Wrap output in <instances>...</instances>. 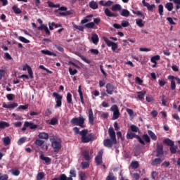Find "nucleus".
I'll use <instances>...</instances> for the list:
<instances>
[{
	"instance_id": "cd10ccee",
	"label": "nucleus",
	"mask_w": 180,
	"mask_h": 180,
	"mask_svg": "<svg viewBox=\"0 0 180 180\" xmlns=\"http://www.w3.org/2000/svg\"><path fill=\"white\" fill-rule=\"evenodd\" d=\"M160 58L161 56H160V55H155L150 58V61L151 63H153V64H157V61H158V60Z\"/></svg>"
},
{
	"instance_id": "4c0bfd02",
	"label": "nucleus",
	"mask_w": 180,
	"mask_h": 180,
	"mask_svg": "<svg viewBox=\"0 0 180 180\" xmlns=\"http://www.w3.org/2000/svg\"><path fill=\"white\" fill-rule=\"evenodd\" d=\"M166 9H167V11H169V12H171V11H172V9H174V4L172 3H167L166 4V5L165 6Z\"/></svg>"
},
{
	"instance_id": "f03ea898",
	"label": "nucleus",
	"mask_w": 180,
	"mask_h": 180,
	"mask_svg": "<svg viewBox=\"0 0 180 180\" xmlns=\"http://www.w3.org/2000/svg\"><path fill=\"white\" fill-rule=\"evenodd\" d=\"M81 134V141L84 143H91L94 140H96V136L95 134L90 133L88 134V129H83L80 132Z\"/></svg>"
},
{
	"instance_id": "9d476101",
	"label": "nucleus",
	"mask_w": 180,
	"mask_h": 180,
	"mask_svg": "<svg viewBox=\"0 0 180 180\" xmlns=\"http://www.w3.org/2000/svg\"><path fill=\"white\" fill-rule=\"evenodd\" d=\"M106 92L108 95H112L115 91V86L110 83H108L105 86Z\"/></svg>"
},
{
	"instance_id": "20e7f679",
	"label": "nucleus",
	"mask_w": 180,
	"mask_h": 180,
	"mask_svg": "<svg viewBox=\"0 0 180 180\" xmlns=\"http://www.w3.org/2000/svg\"><path fill=\"white\" fill-rule=\"evenodd\" d=\"M27 127H29L30 130H36L39 127V125L35 124L32 122L25 121L21 129L22 131H26Z\"/></svg>"
},
{
	"instance_id": "680f3d73",
	"label": "nucleus",
	"mask_w": 180,
	"mask_h": 180,
	"mask_svg": "<svg viewBox=\"0 0 180 180\" xmlns=\"http://www.w3.org/2000/svg\"><path fill=\"white\" fill-rule=\"evenodd\" d=\"M73 27H75V29H77V30H79V32H84V27L83 26H78L77 25H74Z\"/></svg>"
},
{
	"instance_id": "0eeeda50",
	"label": "nucleus",
	"mask_w": 180,
	"mask_h": 180,
	"mask_svg": "<svg viewBox=\"0 0 180 180\" xmlns=\"http://www.w3.org/2000/svg\"><path fill=\"white\" fill-rule=\"evenodd\" d=\"M108 134L111 140L113 141L114 144H117V140L116 139V132H115V129H113V127L109 128Z\"/></svg>"
},
{
	"instance_id": "423d86ee",
	"label": "nucleus",
	"mask_w": 180,
	"mask_h": 180,
	"mask_svg": "<svg viewBox=\"0 0 180 180\" xmlns=\"http://www.w3.org/2000/svg\"><path fill=\"white\" fill-rule=\"evenodd\" d=\"M53 96L56 99V108H61V105H63V96L58 94V93L53 92Z\"/></svg>"
},
{
	"instance_id": "1a4fd4ad",
	"label": "nucleus",
	"mask_w": 180,
	"mask_h": 180,
	"mask_svg": "<svg viewBox=\"0 0 180 180\" xmlns=\"http://www.w3.org/2000/svg\"><path fill=\"white\" fill-rule=\"evenodd\" d=\"M113 144H115V142L112 139H106L103 141V146L104 147H107V148H112V147H113Z\"/></svg>"
},
{
	"instance_id": "f8f14e48",
	"label": "nucleus",
	"mask_w": 180,
	"mask_h": 180,
	"mask_svg": "<svg viewBox=\"0 0 180 180\" xmlns=\"http://www.w3.org/2000/svg\"><path fill=\"white\" fill-rule=\"evenodd\" d=\"M104 12L108 18H117V16H119V14L112 13L109 8H105Z\"/></svg>"
},
{
	"instance_id": "2f4dec72",
	"label": "nucleus",
	"mask_w": 180,
	"mask_h": 180,
	"mask_svg": "<svg viewBox=\"0 0 180 180\" xmlns=\"http://www.w3.org/2000/svg\"><path fill=\"white\" fill-rule=\"evenodd\" d=\"M3 143L4 146H9L11 144V138L9 136H6L3 139Z\"/></svg>"
},
{
	"instance_id": "c9c22d12",
	"label": "nucleus",
	"mask_w": 180,
	"mask_h": 180,
	"mask_svg": "<svg viewBox=\"0 0 180 180\" xmlns=\"http://www.w3.org/2000/svg\"><path fill=\"white\" fill-rule=\"evenodd\" d=\"M148 134L150 136L152 140H154V141L157 140V136L155 135V134H154V132H153V131L148 130Z\"/></svg>"
},
{
	"instance_id": "338daca9",
	"label": "nucleus",
	"mask_w": 180,
	"mask_h": 180,
	"mask_svg": "<svg viewBox=\"0 0 180 180\" xmlns=\"http://www.w3.org/2000/svg\"><path fill=\"white\" fill-rule=\"evenodd\" d=\"M0 180H8V175L7 174L1 175V174L0 173Z\"/></svg>"
},
{
	"instance_id": "a878e982",
	"label": "nucleus",
	"mask_w": 180,
	"mask_h": 180,
	"mask_svg": "<svg viewBox=\"0 0 180 180\" xmlns=\"http://www.w3.org/2000/svg\"><path fill=\"white\" fill-rule=\"evenodd\" d=\"M41 53L42 54H45V56H54L56 57V53L54 52H51L49 50H41Z\"/></svg>"
},
{
	"instance_id": "603ef678",
	"label": "nucleus",
	"mask_w": 180,
	"mask_h": 180,
	"mask_svg": "<svg viewBox=\"0 0 180 180\" xmlns=\"http://www.w3.org/2000/svg\"><path fill=\"white\" fill-rule=\"evenodd\" d=\"M69 73L71 75H75V74H77L78 73V70H77V69H74L72 70V68L70 67L69 68Z\"/></svg>"
},
{
	"instance_id": "c03bdc74",
	"label": "nucleus",
	"mask_w": 180,
	"mask_h": 180,
	"mask_svg": "<svg viewBox=\"0 0 180 180\" xmlns=\"http://www.w3.org/2000/svg\"><path fill=\"white\" fill-rule=\"evenodd\" d=\"M76 176H77V172H75V169H70L69 178H75Z\"/></svg>"
},
{
	"instance_id": "72a5a7b5",
	"label": "nucleus",
	"mask_w": 180,
	"mask_h": 180,
	"mask_svg": "<svg viewBox=\"0 0 180 180\" xmlns=\"http://www.w3.org/2000/svg\"><path fill=\"white\" fill-rule=\"evenodd\" d=\"M89 7L94 10L98 9V4L94 1H92L89 3Z\"/></svg>"
},
{
	"instance_id": "79ce46f5",
	"label": "nucleus",
	"mask_w": 180,
	"mask_h": 180,
	"mask_svg": "<svg viewBox=\"0 0 180 180\" xmlns=\"http://www.w3.org/2000/svg\"><path fill=\"white\" fill-rule=\"evenodd\" d=\"M158 12L160 16H162V15H164V6H162V4H160L158 6Z\"/></svg>"
},
{
	"instance_id": "6e6d98bb",
	"label": "nucleus",
	"mask_w": 180,
	"mask_h": 180,
	"mask_svg": "<svg viewBox=\"0 0 180 180\" xmlns=\"http://www.w3.org/2000/svg\"><path fill=\"white\" fill-rule=\"evenodd\" d=\"M44 178V172H39L37 175V180H41Z\"/></svg>"
},
{
	"instance_id": "bf43d9fd",
	"label": "nucleus",
	"mask_w": 180,
	"mask_h": 180,
	"mask_svg": "<svg viewBox=\"0 0 180 180\" xmlns=\"http://www.w3.org/2000/svg\"><path fill=\"white\" fill-rule=\"evenodd\" d=\"M143 139L146 141V143H150L151 141V139H150V136H148V134L143 135Z\"/></svg>"
},
{
	"instance_id": "49530a36",
	"label": "nucleus",
	"mask_w": 180,
	"mask_h": 180,
	"mask_svg": "<svg viewBox=\"0 0 180 180\" xmlns=\"http://www.w3.org/2000/svg\"><path fill=\"white\" fill-rule=\"evenodd\" d=\"M176 148H178V147L175 146V145L170 146V153L172 154H176Z\"/></svg>"
},
{
	"instance_id": "e433bc0d",
	"label": "nucleus",
	"mask_w": 180,
	"mask_h": 180,
	"mask_svg": "<svg viewBox=\"0 0 180 180\" xmlns=\"http://www.w3.org/2000/svg\"><path fill=\"white\" fill-rule=\"evenodd\" d=\"M58 124V119L57 117H53L50 120L49 124L51 126H56Z\"/></svg>"
},
{
	"instance_id": "6e6552de",
	"label": "nucleus",
	"mask_w": 180,
	"mask_h": 180,
	"mask_svg": "<svg viewBox=\"0 0 180 180\" xmlns=\"http://www.w3.org/2000/svg\"><path fill=\"white\" fill-rule=\"evenodd\" d=\"M164 155V146L159 144L156 148V157H162Z\"/></svg>"
},
{
	"instance_id": "8fccbe9b",
	"label": "nucleus",
	"mask_w": 180,
	"mask_h": 180,
	"mask_svg": "<svg viewBox=\"0 0 180 180\" xmlns=\"http://www.w3.org/2000/svg\"><path fill=\"white\" fill-rule=\"evenodd\" d=\"M131 165L134 169H137V168H139V162L134 161L131 163Z\"/></svg>"
},
{
	"instance_id": "4468645a",
	"label": "nucleus",
	"mask_w": 180,
	"mask_h": 180,
	"mask_svg": "<svg viewBox=\"0 0 180 180\" xmlns=\"http://www.w3.org/2000/svg\"><path fill=\"white\" fill-rule=\"evenodd\" d=\"M94 111H92V108L89 109V122L90 124H94Z\"/></svg>"
},
{
	"instance_id": "f704fd0d",
	"label": "nucleus",
	"mask_w": 180,
	"mask_h": 180,
	"mask_svg": "<svg viewBox=\"0 0 180 180\" xmlns=\"http://www.w3.org/2000/svg\"><path fill=\"white\" fill-rule=\"evenodd\" d=\"M86 29H94L95 27V22H91L84 25Z\"/></svg>"
},
{
	"instance_id": "aec40b11",
	"label": "nucleus",
	"mask_w": 180,
	"mask_h": 180,
	"mask_svg": "<svg viewBox=\"0 0 180 180\" xmlns=\"http://www.w3.org/2000/svg\"><path fill=\"white\" fill-rule=\"evenodd\" d=\"M91 41H93L94 44H98L99 43V37L96 34H93L91 35Z\"/></svg>"
},
{
	"instance_id": "37998d69",
	"label": "nucleus",
	"mask_w": 180,
	"mask_h": 180,
	"mask_svg": "<svg viewBox=\"0 0 180 180\" xmlns=\"http://www.w3.org/2000/svg\"><path fill=\"white\" fill-rule=\"evenodd\" d=\"M89 53H91L93 56H98L99 54V50L91 49L89 51Z\"/></svg>"
},
{
	"instance_id": "3c124183",
	"label": "nucleus",
	"mask_w": 180,
	"mask_h": 180,
	"mask_svg": "<svg viewBox=\"0 0 180 180\" xmlns=\"http://www.w3.org/2000/svg\"><path fill=\"white\" fill-rule=\"evenodd\" d=\"M82 168L83 169H86V168H89V162H82Z\"/></svg>"
},
{
	"instance_id": "de8ad7c7",
	"label": "nucleus",
	"mask_w": 180,
	"mask_h": 180,
	"mask_svg": "<svg viewBox=\"0 0 180 180\" xmlns=\"http://www.w3.org/2000/svg\"><path fill=\"white\" fill-rule=\"evenodd\" d=\"M95 161H96V165H101V164H102V158L99 156H96L95 158Z\"/></svg>"
},
{
	"instance_id": "a19ab883",
	"label": "nucleus",
	"mask_w": 180,
	"mask_h": 180,
	"mask_svg": "<svg viewBox=\"0 0 180 180\" xmlns=\"http://www.w3.org/2000/svg\"><path fill=\"white\" fill-rule=\"evenodd\" d=\"M132 13H134V15H137V16H141V18H142V19L146 18V16H144V14H143L141 11H132Z\"/></svg>"
},
{
	"instance_id": "9b49d317",
	"label": "nucleus",
	"mask_w": 180,
	"mask_h": 180,
	"mask_svg": "<svg viewBox=\"0 0 180 180\" xmlns=\"http://www.w3.org/2000/svg\"><path fill=\"white\" fill-rule=\"evenodd\" d=\"M142 5L147 8L148 11H150V12H153L154 9H155V4L150 5V4L146 2V0L142 1Z\"/></svg>"
},
{
	"instance_id": "ddd939ff",
	"label": "nucleus",
	"mask_w": 180,
	"mask_h": 180,
	"mask_svg": "<svg viewBox=\"0 0 180 180\" xmlns=\"http://www.w3.org/2000/svg\"><path fill=\"white\" fill-rule=\"evenodd\" d=\"M82 155L84 157L85 161H89L91 160V155L89 150H83L82 153Z\"/></svg>"
},
{
	"instance_id": "dca6fc26",
	"label": "nucleus",
	"mask_w": 180,
	"mask_h": 180,
	"mask_svg": "<svg viewBox=\"0 0 180 180\" xmlns=\"http://www.w3.org/2000/svg\"><path fill=\"white\" fill-rule=\"evenodd\" d=\"M52 180H73L71 177H67V175L62 174L59 178H53Z\"/></svg>"
},
{
	"instance_id": "a18cd8bd",
	"label": "nucleus",
	"mask_w": 180,
	"mask_h": 180,
	"mask_svg": "<svg viewBox=\"0 0 180 180\" xmlns=\"http://www.w3.org/2000/svg\"><path fill=\"white\" fill-rule=\"evenodd\" d=\"M36 146H38L39 147H41L43 144H44V141H42L41 139H37L35 141Z\"/></svg>"
},
{
	"instance_id": "13d9d810",
	"label": "nucleus",
	"mask_w": 180,
	"mask_h": 180,
	"mask_svg": "<svg viewBox=\"0 0 180 180\" xmlns=\"http://www.w3.org/2000/svg\"><path fill=\"white\" fill-rule=\"evenodd\" d=\"M26 141V138L25 137H22L18 141V146H22L23 143Z\"/></svg>"
},
{
	"instance_id": "0e129e2a",
	"label": "nucleus",
	"mask_w": 180,
	"mask_h": 180,
	"mask_svg": "<svg viewBox=\"0 0 180 180\" xmlns=\"http://www.w3.org/2000/svg\"><path fill=\"white\" fill-rule=\"evenodd\" d=\"M129 21H124V20L121 23V27H129Z\"/></svg>"
},
{
	"instance_id": "5fc2aeb1",
	"label": "nucleus",
	"mask_w": 180,
	"mask_h": 180,
	"mask_svg": "<svg viewBox=\"0 0 180 180\" xmlns=\"http://www.w3.org/2000/svg\"><path fill=\"white\" fill-rule=\"evenodd\" d=\"M55 47L58 50V51H60V53H64V48H63V45L55 44Z\"/></svg>"
},
{
	"instance_id": "393cba45",
	"label": "nucleus",
	"mask_w": 180,
	"mask_h": 180,
	"mask_svg": "<svg viewBox=\"0 0 180 180\" xmlns=\"http://www.w3.org/2000/svg\"><path fill=\"white\" fill-rule=\"evenodd\" d=\"M136 94H138V98L140 101H143L144 99V96H146V91H137Z\"/></svg>"
},
{
	"instance_id": "5701e85b",
	"label": "nucleus",
	"mask_w": 180,
	"mask_h": 180,
	"mask_svg": "<svg viewBox=\"0 0 180 180\" xmlns=\"http://www.w3.org/2000/svg\"><path fill=\"white\" fill-rule=\"evenodd\" d=\"M120 15L124 18H129V16H130V11H129L127 9H122Z\"/></svg>"
},
{
	"instance_id": "e2e57ef3",
	"label": "nucleus",
	"mask_w": 180,
	"mask_h": 180,
	"mask_svg": "<svg viewBox=\"0 0 180 180\" xmlns=\"http://www.w3.org/2000/svg\"><path fill=\"white\" fill-rule=\"evenodd\" d=\"M135 81L139 85H143V79H141L140 77H136Z\"/></svg>"
},
{
	"instance_id": "09e8293b",
	"label": "nucleus",
	"mask_w": 180,
	"mask_h": 180,
	"mask_svg": "<svg viewBox=\"0 0 180 180\" xmlns=\"http://www.w3.org/2000/svg\"><path fill=\"white\" fill-rule=\"evenodd\" d=\"M130 129L132 133H137V131H139V128L136 125H131Z\"/></svg>"
},
{
	"instance_id": "7ed1b4c3",
	"label": "nucleus",
	"mask_w": 180,
	"mask_h": 180,
	"mask_svg": "<svg viewBox=\"0 0 180 180\" xmlns=\"http://www.w3.org/2000/svg\"><path fill=\"white\" fill-rule=\"evenodd\" d=\"M70 123L73 124V126H79L82 129H84L85 126L84 124L85 123V118L82 116L74 117L70 120Z\"/></svg>"
},
{
	"instance_id": "a211bd4d",
	"label": "nucleus",
	"mask_w": 180,
	"mask_h": 180,
	"mask_svg": "<svg viewBox=\"0 0 180 180\" xmlns=\"http://www.w3.org/2000/svg\"><path fill=\"white\" fill-rule=\"evenodd\" d=\"M94 18L93 14H90L86 17L83 20H81L82 25H85V23H88V22H91V20L89 18Z\"/></svg>"
},
{
	"instance_id": "052dcab7",
	"label": "nucleus",
	"mask_w": 180,
	"mask_h": 180,
	"mask_svg": "<svg viewBox=\"0 0 180 180\" xmlns=\"http://www.w3.org/2000/svg\"><path fill=\"white\" fill-rule=\"evenodd\" d=\"M127 112L128 113V115H129L131 117L134 116V111H133V110L130 108H127Z\"/></svg>"
},
{
	"instance_id": "6ab92c4d",
	"label": "nucleus",
	"mask_w": 180,
	"mask_h": 180,
	"mask_svg": "<svg viewBox=\"0 0 180 180\" xmlns=\"http://www.w3.org/2000/svg\"><path fill=\"white\" fill-rule=\"evenodd\" d=\"M39 158L46 162V164H49V162H51V158L49 157H44V155L41 153L39 156Z\"/></svg>"
},
{
	"instance_id": "69168bd1",
	"label": "nucleus",
	"mask_w": 180,
	"mask_h": 180,
	"mask_svg": "<svg viewBox=\"0 0 180 180\" xmlns=\"http://www.w3.org/2000/svg\"><path fill=\"white\" fill-rule=\"evenodd\" d=\"M6 98L8 101H13V98H15V95L10 94L6 95Z\"/></svg>"
},
{
	"instance_id": "4be33fe9",
	"label": "nucleus",
	"mask_w": 180,
	"mask_h": 180,
	"mask_svg": "<svg viewBox=\"0 0 180 180\" xmlns=\"http://www.w3.org/2000/svg\"><path fill=\"white\" fill-rule=\"evenodd\" d=\"M162 162V160L160 158H155L151 162V165H158Z\"/></svg>"
},
{
	"instance_id": "2eb2a0df",
	"label": "nucleus",
	"mask_w": 180,
	"mask_h": 180,
	"mask_svg": "<svg viewBox=\"0 0 180 180\" xmlns=\"http://www.w3.org/2000/svg\"><path fill=\"white\" fill-rule=\"evenodd\" d=\"M3 108L6 109H15V108H18L17 103H13L11 104H3Z\"/></svg>"
},
{
	"instance_id": "473e14b6",
	"label": "nucleus",
	"mask_w": 180,
	"mask_h": 180,
	"mask_svg": "<svg viewBox=\"0 0 180 180\" xmlns=\"http://www.w3.org/2000/svg\"><path fill=\"white\" fill-rule=\"evenodd\" d=\"M66 100L68 103H70L71 105H72V94H71V93L67 94Z\"/></svg>"
},
{
	"instance_id": "ea45409f",
	"label": "nucleus",
	"mask_w": 180,
	"mask_h": 180,
	"mask_svg": "<svg viewBox=\"0 0 180 180\" xmlns=\"http://www.w3.org/2000/svg\"><path fill=\"white\" fill-rule=\"evenodd\" d=\"M27 70L30 75V77L31 78V79H33V70H32V68H30V66L27 65Z\"/></svg>"
},
{
	"instance_id": "f257e3e1",
	"label": "nucleus",
	"mask_w": 180,
	"mask_h": 180,
	"mask_svg": "<svg viewBox=\"0 0 180 180\" xmlns=\"http://www.w3.org/2000/svg\"><path fill=\"white\" fill-rule=\"evenodd\" d=\"M49 140L51 143V147L53 148L54 153H59L60 150H61L63 147L61 145L63 143L61 139L56 136H51Z\"/></svg>"
},
{
	"instance_id": "7c9ffc66",
	"label": "nucleus",
	"mask_w": 180,
	"mask_h": 180,
	"mask_svg": "<svg viewBox=\"0 0 180 180\" xmlns=\"http://www.w3.org/2000/svg\"><path fill=\"white\" fill-rule=\"evenodd\" d=\"M103 41H105V43H106L107 46H108V47H111L113 43H114L113 41L109 40V39H108L106 37H103Z\"/></svg>"
},
{
	"instance_id": "864d4df0",
	"label": "nucleus",
	"mask_w": 180,
	"mask_h": 180,
	"mask_svg": "<svg viewBox=\"0 0 180 180\" xmlns=\"http://www.w3.org/2000/svg\"><path fill=\"white\" fill-rule=\"evenodd\" d=\"M18 39L20 41H22V43H25L26 44H27V43H30V41H29V39H27L24 37H19Z\"/></svg>"
},
{
	"instance_id": "774afa93",
	"label": "nucleus",
	"mask_w": 180,
	"mask_h": 180,
	"mask_svg": "<svg viewBox=\"0 0 180 180\" xmlns=\"http://www.w3.org/2000/svg\"><path fill=\"white\" fill-rule=\"evenodd\" d=\"M107 180H116V177L113 176L112 174H110L106 178Z\"/></svg>"
},
{
	"instance_id": "b1692460",
	"label": "nucleus",
	"mask_w": 180,
	"mask_h": 180,
	"mask_svg": "<svg viewBox=\"0 0 180 180\" xmlns=\"http://www.w3.org/2000/svg\"><path fill=\"white\" fill-rule=\"evenodd\" d=\"M12 10L15 15H20V13H22V10H20V8H19L16 5L13 6Z\"/></svg>"
},
{
	"instance_id": "39448f33",
	"label": "nucleus",
	"mask_w": 180,
	"mask_h": 180,
	"mask_svg": "<svg viewBox=\"0 0 180 180\" xmlns=\"http://www.w3.org/2000/svg\"><path fill=\"white\" fill-rule=\"evenodd\" d=\"M111 112H113V116L112 120H116L119 119V116H120V111H119V107L117 105H114L110 108Z\"/></svg>"
},
{
	"instance_id": "c756f323",
	"label": "nucleus",
	"mask_w": 180,
	"mask_h": 180,
	"mask_svg": "<svg viewBox=\"0 0 180 180\" xmlns=\"http://www.w3.org/2000/svg\"><path fill=\"white\" fill-rule=\"evenodd\" d=\"M111 11L113 12L116 11H122V6H120V4H115L112 6Z\"/></svg>"
},
{
	"instance_id": "412c9836",
	"label": "nucleus",
	"mask_w": 180,
	"mask_h": 180,
	"mask_svg": "<svg viewBox=\"0 0 180 180\" xmlns=\"http://www.w3.org/2000/svg\"><path fill=\"white\" fill-rule=\"evenodd\" d=\"M39 139H42L44 140H49V134L46 132H41L38 135Z\"/></svg>"
},
{
	"instance_id": "4d7b16f0",
	"label": "nucleus",
	"mask_w": 180,
	"mask_h": 180,
	"mask_svg": "<svg viewBox=\"0 0 180 180\" xmlns=\"http://www.w3.org/2000/svg\"><path fill=\"white\" fill-rule=\"evenodd\" d=\"M171 89L172 91H175V89H176V84H175V80H171Z\"/></svg>"
},
{
	"instance_id": "58836bf2",
	"label": "nucleus",
	"mask_w": 180,
	"mask_h": 180,
	"mask_svg": "<svg viewBox=\"0 0 180 180\" xmlns=\"http://www.w3.org/2000/svg\"><path fill=\"white\" fill-rule=\"evenodd\" d=\"M136 24L139 27H144V23H143V19H136Z\"/></svg>"
},
{
	"instance_id": "c85d7f7f",
	"label": "nucleus",
	"mask_w": 180,
	"mask_h": 180,
	"mask_svg": "<svg viewBox=\"0 0 180 180\" xmlns=\"http://www.w3.org/2000/svg\"><path fill=\"white\" fill-rule=\"evenodd\" d=\"M9 126H11V124H9V123H8L5 121L0 122V130L1 129H5L6 127H9Z\"/></svg>"
},
{
	"instance_id": "bb28decb",
	"label": "nucleus",
	"mask_w": 180,
	"mask_h": 180,
	"mask_svg": "<svg viewBox=\"0 0 180 180\" xmlns=\"http://www.w3.org/2000/svg\"><path fill=\"white\" fill-rule=\"evenodd\" d=\"M137 136V135L134 133H132V132H128L127 134V139L128 140H133V139H136Z\"/></svg>"
},
{
	"instance_id": "f3484780",
	"label": "nucleus",
	"mask_w": 180,
	"mask_h": 180,
	"mask_svg": "<svg viewBox=\"0 0 180 180\" xmlns=\"http://www.w3.org/2000/svg\"><path fill=\"white\" fill-rule=\"evenodd\" d=\"M163 143L165 144H167V146H168L169 147L175 146V142H174V141L171 140L169 138L164 139Z\"/></svg>"
}]
</instances>
